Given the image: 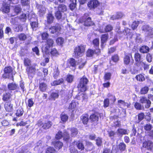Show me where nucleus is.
I'll return each instance as SVG.
<instances>
[{"label": "nucleus", "instance_id": "obj_33", "mask_svg": "<svg viewBox=\"0 0 153 153\" xmlns=\"http://www.w3.org/2000/svg\"><path fill=\"white\" fill-rule=\"evenodd\" d=\"M52 124L53 123L51 121H48L43 124L42 127L44 129H48L51 127Z\"/></svg>", "mask_w": 153, "mask_h": 153}, {"label": "nucleus", "instance_id": "obj_48", "mask_svg": "<svg viewBox=\"0 0 153 153\" xmlns=\"http://www.w3.org/2000/svg\"><path fill=\"white\" fill-rule=\"evenodd\" d=\"M74 77L71 75H69L67 76L66 80L69 83H71L74 79Z\"/></svg>", "mask_w": 153, "mask_h": 153}, {"label": "nucleus", "instance_id": "obj_53", "mask_svg": "<svg viewBox=\"0 0 153 153\" xmlns=\"http://www.w3.org/2000/svg\"><path fill=\"white\" fill-rule=\"evenodd\" d=\"M32 16V15H30L28 13L26 14H23L21 15V18L23 19H26L27 18L29 19V17H30V18Z\"/></svg>", "mask_w": 153, "mask_h": 153}, {"label": "nucleus", "instance_id": "obj_18", "mask_svg": "<svg viewBox=\"0 0 153 153\" xmlns=\"http://www.w3.org/2000/svg\"><path fill=\"white\" fill-rule=\"evenodd\" d=\"M109 36L108 33L102 34L101 36V46L102 47H103V45L107 41Z\"/></svg>", "mask_w": 153, "mask_h": 153}, {"label": "nucleus", "instance_id": "obj_49", "mask_svg": "<svg viewBox=\"0 0 153 153\" xmlns=\"http://www.w3.org/2000/svg\"><path fill=\"white\" fill-rule=\"evenodd\" d=\"M113 29V27L111 25H108L106 26L105 28L106 32H109L111 31Z\"/></svg>", "mask_w": 153, "mask_h": 153}, {"label": "nucleus", "instance_id": "obj_29", "mask_svg": "<svg viewBox=\"0 0 153 153\" xmlns=\"http://www.w3.org/2000/svg\"><path fill=\"white\" fill-rule=\"evenodd\" d=\"M53 143L55 147L58 149H59L61 148L63 145L62 142L58 141L53 142Z\"/></svg>", "mask_w": 153, "mask_h": 153}, {"label": "nucleus", "instance_id": "obj_12", "mask_svg": "<svg viewBox=\"0 0 153 153\" xmlns=\"http://www.w3.org/2000/svg\"><path fill=\"white\" fill-rule=\"evenodd\" d=\"M99 2L97 0H92L88 2V5L90 9H94L99 5Z\"/></svg>", "mask_w": 153, "mask_h": 153}, {"label": "nucleus", "instance_id": "obj_47", "mask_svg": "<svg viewBox=\"0 0 153 153\" xmlns=\"http://www.w3.org/2000/svg\"><path fill=\"white\" fill-rule=\"evenodd\" d=\"M83 123L85 124H87L88 120V117L87 116H83L81 117Z\"/></svg>", "mask_w": 153, "mask_h": 153}, {"label": "nucleus", "instance_id": "obj_57", "mask_svg": "<svg viewBox=\"0 0 153 153\" xmlns=\"http://www.w3.org/2000/svg\"><path fill=\"white\" fill-rule=\"evenodd\" d=\"M134 106L135 108L138 110H142L144 108L143 106H142L138 102L135 103Z\"/></svg>", "mask_w": 153, "mask_h": 153}, {"label": "nucleus", "instance_id": "obj_7", "mask_svg": "<svg viewBox=\"0 0 153 153\" xmlns=\"http://www.w3.org/2000/svg\"><path fill=\"white\" fill-rule=\"evenodd\" d=\"M61 29L60 25L59 24H56L55 26H51L49 28V31L51 33L56 34L58 35Z\"/></svg>", "mask_w": 153, "mask_h": 153}, {"label": "nucleus", "instance_id": "obj_30", "mask_svg": "<svg viewBox=\"0 0 153 153\" xmlns=\"http://www.w3.org/2000/svg\"><path fill=\"white\" fill-rule=\"evenodd\" d=\"M76 0H70V3L69 6L71 10H73L76 7Z\"/></svg>", "mask_w": 153, "mask_h": 153}, {"label": "nucleus", "instance_id": "obj_51", "mask_svg": "<svg viewBox=\"0 0 153 153\" xmlns=\"http://www.w3.org/2000/svg\"><path fill=\"white\" fill-rule=\"evenodd\" d=\"M60 117L62 121L63 122L66 121L68 118V117L67 115L62 114L61 115Z\"/></svg>", "mask_w": 153, "mask_h": 153}, {"label": "nucleus", "instance_id": "obj_10", "mask_svg": "<svg viewBox=\"0 0 153 153\" xmlns=\"http://www.w3.org/2000/svg\"><path fill=\"white\" fill-rule=\"evenodd\" d=\"M143 146L148 150H151L153 148V143L149 140L145 141L143 143Z\"/></svg>", "mask_w": 153, "mask_h": 153}, {"label": "nucleus", "instance_id": "obj_45", "mask_svg": "<svg viewBox=\"0 0 153 153\" xmlns=\"http://www.w3.org/2000/svg\"><path fill=\"white\" fill-rule=\"evenodd\" d=\"M42 145L41 141H39L36 144L34 150H35L39 151L42 148Z\"/></svg>", "mask_w": 153, "mask_h": 153}, {"label": "nucleus", "instance_id": "obj_16", "mask_svg": "<svg viewBox=\"0 0 153 153\" xmlns=\"http://www.w3.org/2000/svg\"><path fill=\"white\" fill-rule=\"evenodd\" d=\"M13 105L11 104V101L7 102L4 104V107L6 110L8 112H10L13 110Z\"/></svg>", "mask_w": 153, "mask_h": 153}, {"label": "nucleus", "instance_id": "obj_19", "mask_svg": "<svg viewBox=\"0 0 153 153\" xmlns=\"http://www.w3.org/2000/svg\"><path fill=\"white\" fill-rule=\"evenodd\" d=\"M117 132L120 136L122 137L123 134H128L129 133V131L127 129L119 128L117 130Z\"/></svg>", "mask_w": 153, "mask_h": 153}, {"label": "nucleus", "instance_id": "obj_9", "mask_svg": "<svg viewBox=\"0 0 153 153\" xmlns=\"http://www.w3.org/2000/svg\"><path fill=\"white\" fill-rule=\"evenodd\" d=\"M36 64H34L31 65L30 66L27 67L26 69L27 74L29 76H32L35 74L36 69Z\"/></svg>", "mask_w": 153, "mask_h": 153}, {"label": "nucleus", "instance_id": "obj_52", "mask_svg": "<svg viewBox=\"0 0 153 153\" xmlns=\"http://www.w3.org/2000/svg\"><path fill=\"white\" fill-rule=\"evenodd\" d=\"M139 22L138 21H134L132 24L131 28L133 30L135 29L139 25Z\"/></svg>", "mask_w": 153, "mask_h": 153}, {"label": "nucleus", "instance_id": "obj_44", "mask_svg": "<svg viewBox=\"0 0 153 153\" xmlns=\"http://www.w3.org/2000/svg\"><path fill=\"white\" fill-rule=\"evenodd\" d=\"M96 144L98 146H100L102 144V138L97 137L95 140Z\"/></svg>", "mask_w": 153, "mask_h": 153}, {"label": "nucleus", "instance_id": "obj_59", "mask_svg": "<svg viewBox=\"0 0 153 153\" xmlns=\"http://www.w3.org/2000/svg\"><path fill=\"white\" fill-rule=\"evenodd\" d=\"M76 104L75 102L72 101L68 107V109L70 110L74 109L76 107Z\"/></svg>", "mask_w": 153, "mask_h": 153}, {"label": "nucleus", "instance_id": "obj_64", "mask_svg": "<svg viewBox=\"0 0 153 153\" xmlns=\"http://www.w3.org/2000/svg\"><path fill=\"white\" fill-rule=\"evenodd\" d=\"M111 59L114 62H117L119 60V57L117 55L115 54L112 56Z\"/></svg>", "mask_w": 153, "mask_h": 153}, {"label": "nucleus", "instance_id": "obj_4", "mask_svg": "<svg viewBox=\"0 0 153 153\" xmlns=\"http://www.w3.org/2000/svg\"><path fill=\"white\" fill-rule=\"evenodd\" d=\"M31 27L33 30H36L38 28V23L37 18L35 15L33 14L30 18L29 17Z\"/></svg>", "mask_w": 153, "mask_h": 153}, {"label": "nucleus", "instance_id": "obj_39", "mask_svg": "<svg viewBox=\"0 0 153 153\" xmlns=\"http://www.w3.org/2000/svg\"><path fill=\"white\" fill-rule=\"evenodd\" d=\"M77 148L81 150H83L84 149V146L82 142L78 141L76 143Z\"/></svg>", "mask_w": 153, "mask_h": 153}, {"label": "nucleus", "instance_id": "obj_34", "mask_svg": "<svg viewBox=\"0 0 153 153\" xmlns=\"http://www.w3.org/2000/svg\"><path fill=\"white\" fill-rule=\"evenodd\" d=\"M63 81V79L62 78H61L58 80L54 81L51 83V84L53 86L58 85L62 83Z\"/></svg>", "mask_w": 153, "mask_h": 153}, {"label": "nucleus", "instance_id": "obj_46", "mask_svg": "<svg viewBox=\"0 0 153 153\" xmlns=\"http://www.w3.org/2000/svg\"><path fill=\"white\" fill-rule=\"evenodd\" d=\"M56 41L58 45H62L64 42V39L62 38L59 37L57 39Z\"/></svg>", "mask_w": 153, "mask_h": 153}, {"label": "nucleus", "instance_id": "obj_13", "mask_svg": "<svg viewBox=\"0 0 153 153\" xmlns=\"http://www.w3.org/2000/svg\"><path fill=\"white\" fill-rule=\"evenodd\" d=\"M134 57L136 65L140 66V65H142L143 63L141 60V56L140 54L138 53H135Z\"/></svg>", "mask_w": 153, "mask_h": 153}, {"label": "nucleus", "instance_id": "obj_40", "mask_svg": "<svg viewBox=\"0 0 153 153\" xmlns=\"http://www.w3.org/2000/svg\"><path fill=\"white\" fill-rule=\"evenodd\" d=\"M59 96L58 92L57 91L52 92L51 94V98L55 100Z\"/></svg>", "mask_w": 153, "mask_h": 153}, {"label": "nucleus", "instance_id": "obj_3", "mask_svg": "<svg viewBox=\"0 0 153 153\" xmlns=\"http://www.w3.org/2000/svg\"><path fill=\"white\" fill-rule=\"evenodd\" d=\"M54 41L51 39H48L46 42V44L42 47V52L46 54H49L50 53L49 49L53 46Z\"/></svg>", "mask_w": 153, "mask_h": 153}, {"label": "nucleus", "instance_id": "obj_43", "mask_svg": "<svg viewBox=\"0 0 153 153\" xmlns=\"http://www.w3.org/2000/svg\"><path fill=\"white\" fill-rule=\"evenodd\" d=\"M137 80L140 82H143L145 80L144 77L142 74H140L137 75L135 77Z\"/></svg>", "mask_w": 153, "mask_h": 153}, {"label": "nucleus", "instance_id": "obj_26", "mask_svg": "<svg viewBox=\"0 0 153 153\" xmlns=\"http://www.w3.org/2000/svg\"><path fill=\"white\" fill-rule=\"evenodd\" d=\"M63 137L64 140L66 142L71 141L69 134L66 131L64 132Z\"/></svg>", "mask_w": 153, "mask_h": 153}, {"label": "nucleus", "instance_id": "obj_23", "mask_svg": "<svg viewBox=\"0 0 153 153\" xmlns=\"http://www.w3.org/2000/svg\"><path fill=\"white\" fill-rule=\"evenodd\" d=\"M18 87V85L15 83H10L7 85V88L10 91L16 90Z\"/></svg>", "mask_w": 153, "mask_h": 153}, {"label": "nucleus", "instance_id": "obj_14", "mask_svg": "<svg viewBox=\"0 0 153 153\" xmlns=\"http://www.w3.org/2000/svg\"><path fill=\"white\" fill-rule=\"evenodd\" d=\"M139 101L141 103H146V104L145 105V107L146 108H149L150 106L151 102L149 100H148L146 97H141Z\"/></svg>", "mask_w": 153, "mask_h": 153}, {"label": "nucleus", "instance_id": "obj_5", "mask_svg": "<svg viewBox=\"0 0 153 153\" xmlns=\"http://www.w3.org/2000/svg\"><path fill=\"white\" fill-rule=\"evenodd\" d=\"M85 47L80 45L76 47L74 49V56L76 58L81 56L82 54L85 52Z\"/></svg>", "mask_w": 153, "mask_h": 153}, {"label": "nucleus", "instance_id": "obj_1", "mask_svg": "<svg viewBox=\"0 0 153 153\" xmlns=\"http://www.w3.org/2000/svg\"><path fill=\"white\" fill-rule=\"evenodd\" d=\"M4 74L2 75V77L4 78H8L14 80L13 75H14L16 72L14 74L13 69L11 66L5 67L4 69Z\"/></svg>", "mask_w": 153, "mask_h": 153}, {"label": "nucleus", "instance_id": "obj_24", "mask_svg": "<svg viewBox=\"0 0 153 153\" xmlns=\"http://www.w3.org/2000/svg\"><path fill=\"white\" fill-rule=\"evenodd\" d=\"M57 10L62 13H64L66 11L67 7L66 5L64 4H60L57 7Z\"/></svg>", "mask_w": 153, "mask_h": 153}, {"label": "nucleus", "instance_id": "obj_42", "mask_svg": "<svg viewBox=\"0 0 153 153\" xmlns=\"http://www.w3.org/2000/svg\"><path fill=\"white\" fill-rule=\"evenodd\" d=\"M19 39L21 41H25L27 38L26 35L24 33H21L19 34L18 36Z\"/></svg>", "mask_w": 153, "mask_h": 153}, {"label": "nucleus", "instance_id": "obj_35", "mask_svg": "<svg viewBox=\"0 0 153 153\" xmlns=\"http://www.w3.org/2000/svg\"><path fill=\"white\" fill-rule=\"evenodd\" d=\"M62 12L58 10L55 12V16L57 20H59L62 19Z\"/></svg>", "mask_w": 153, "mask_h": 153}, {"label": "nucleus", "instance_id": "obj_60", "mask_svg": "<svg viewBox=\"0 0 153 153\" xmlns=\"http://www.w3.org/2000/svg\"><path fill=\"white\" fill-rule=\"evenodd\" d=\"M111 74L110 73H105L104 78L105 80H108L111 79Z\"/></svg>", "mask_w": 153, "mask_h": 153}, {"label": "nucleus", "instance_id": "obj_37", "mask_svg": "<svg viewBox=\"0 0 153 153\" xmlns=\"http://www.w3.org/2000/svg\"><path fill=\"white\" fill-rule=\"evenodd\" d=\"M123 61L125 64L126 65L129 64L130 62V56L128 55H125Z\"/></svg>", "mask_w": 153, "mask_h": 153}, {"label": "nucleus", "instance_id": "obj_55", "mask_svg": "<svg viewBox=\"0 0 153 153\" xmlns=\"http://www.w3.org/2000/svg\"><path fill=\"white\" fill-rule=\"evenodd\" d=\"M31 61L28 58H25L24 59V64L25 66H29L31 64Z\"/></svg>", "mask_w": 153, "mask_h": 153}, {"label": "nucleus", "instance_id": "obj_6", "mask_svg": "<svg viewBox=\"0 0 153 153\" xmlns=\"http://www.w3.org/2000/svg\"><path fill=\"white\" fill-rule=\"evenodd\" d=\"M91 20V18L88 16L87 14H85L82 17L84 25L86 26H90L94 25V23Z\"/></svg>", "mask_w": 153, "mask_h": 153}, {"label": "nucleus", "instance_id": "obj_22", "mask_svg": "<svg viewBox=\"0 0 153 153\" xmlns=\"http://www.w3.org/2000/svg\"><path fill=\"white\" fill-rule=\"evenodd\" d=\"M47 23L48 24H51L53 21L54 19V16L51 13H49L46 15Z\"/></svg>", "mask_w": 153, "mask_h": 153}, {"label": "nucleus", "instance_id": "obj_54", "mask_svg": "<svg viewBox=\"0 0 153 153\" xmlns=\"http://www.w3.org/2000/svg\"><path fill=\"white\" fill-rule=\"evenodd\" d=\"M136 42L138 43H141L142 41V40L140 37V34L136 33Z\"/></svg>", "mask_w": 153, "mask_h": 153}, {"label": "nucleus", "instance_id": "obj_8", "mask_svg": "<svg viewBox=\"0 0 153 153\" xmlns=\"http://www.w3.org/2000/svg\"><path fill=\"white\" fill-rule=\"evenodd\" d=\"M142 30L144 32H149L148 35L150 37H153V28L148 25H143L141 27Z\"/></svg>", "mask_w": 153, "mask_h": 153}, {"label": "nucleus", "instance_id": "obj_36", "mask_svg": "<svg viewBox=\"0 0 153 153\" xmlns=\"http://www.w3.org/2000/svg\"><path fill=\"white\" fill-rule=\"evenodd\" d=\"M126 147V145L123 142L120 143L118 146L119 149L122 152L125 150Z\"/></svg>", "mask_w": 153, "mask_h": 153}, {"label": "nucleus", "instance_id": "obj_11", "mask_svg": "<svg viewBox=\"0 0 153 153\" xmlns=\"http://www.w3.org/2000/svg\"><path fill=\"white\" fill-rule=\"evenodd\" d=\"M0 10L3 12L7 13L9 12L10 10V5L4 1L2 4V6L1 7Z\"/></svg>", "mask_w": 153, "mask_h": 153}, {"label": "nucleus", "instance_id": "obj_32", "mask_svg": "<svg viewBox=\"0 0 153 153\" xmlns=\"http://www.w3.org/2000/svg\"><path fill=\"white\" fill-rule=\"evenodd\" d=\"M94 47L96 49H99V40L98 39H95L93 41Z\"/></svg>", "mask_w": 153, "mask_h": 153}, {"label": "nucleus", "instance_id": "obj_38", "mask_svg": "<svg viewBox=\"0 0 153 153\" xmlns=\"http://www.w3.org/2000/svg\"><path fill=\"white\" fill-rule=\"evenodd\" d=\"M149 90V88L147 86L143 87L140 90V93L141 94H146Z\"/></svg>", "mask_w": 153, "mask_h": 153}, {"label": "nucleus", "instance_id": "obj_58", "mask_svg": "<svg viewBox=\"0 0 153 153\" xmlns=\"http://www.w3.org/2000/svg\"><path fill=\"white\" fill-rule=\"evenodd\" d=\"M103 106L105 108L108 107L109 105V99L106 98L104 100L103 102Z\"/></svg>", "mask_w": 153, "mask_h": 153}, {"label": "nucleus", "instance_id": "obj_17", "mask_svg": "<svg viewBox=\"0 0 153 153\" xmlns=\"http://www.w3.org/2000/svg\"><path fill=\"white\" fill-rule=\"evenodd\" d=\"M100 52V50L99 49H96L95 50L89 49L87 51L86 56L88 57H91L93 56L94 54H98Z\"/></svg>", "mask_w": 153, "mask_h": 153}, {"label": "nucleus", "instance_id": "obj_28", "mask_svg": "<svg viewBox=\"0 0 153 153\" xmlns=\"http://www.w3.org/2000/svg\"><path fill=\"white\" fill-rule=\"evenodd\" d=\"M47 88V85L44 82H41L39 85V89L42 92L45 91Z\"/></svg>", "mask_w": 153, "mask_h": 153}, {"label": "nucleus", "instance_id": "obj_56", "mask_svg": "<svg viewBox=\"0 0 153 153\" xmlns=\"http://www.w3.org/2000/svg\"><path fill=\"white\" fill-rule=\"evenodd\" d=\"M145 115L144 113H141L138 115V121L139 123L140 121L143 120L144 118Z\"/></svg>", "mask_w": 153, "mask_h": 153}, {"label": "nucleus", "instance_id": "obj_41", "mask_svg": "<svg viewBox=\"0 0 153 153\" xmlns=\"http://www.w3.org/2000/svg\"><path fill=\"white\" fill-rule=\"evenodd\" d=\"M131 30L128 28H125L124 31V34L125 36H126L128 37L129 36V37L131 38L132 35H131L130 31Z\"/></svg>", "mask_w": 153, "mask_h": 153}, {"label": "nucleus", "instance_id": "obj_62", "mask_svg": "<svg viewBox=\"0 0 153 153\" xmlns=\"http://www.w3.org/2000/svg\"><path fill=\"white\" fill-rule=\"evenodd\" d=\"M55 150L53 147L48 148L46 151V153H54Z\"/></svg>", "mask_w": 153, "mask_h": 153}, {"label": "nucleus", "instance_id": "obj_15", "mask_svg": "<svg viewBox=\"0 0 153 153\" xmlns=\"http://www.w3.org/2000/svg\"><path fill=\"white\" fill-rule=\"evenodd\" d=\"M13 95L9 92L5 93L3 94L2 100L4 101H11L12 99Z\"/></svg>", "mask_w": 153, "mask_h": 153}, {"label": "nucleus", "instance_id": "obj_20", "mask_svg": "<svg viewBox=\"0 0 153 153\" xmlns=\"http://www.w3.org/2000/svg\"><path fill=\"white\" fill-rule=\"evenodd\" d=\"M70 130V134L71 137H75L78 133L77 129L73 127L69 129Z\"/></svg>", "mask_w": 153, "mask_h": 153}, {"label": "nucleus", "instance_id": "obj_61", "mask_svg": "<svg viewBox=\"0 0 153 153\" xmlns=\"http://www.w3.org/2000/svg\"><path fill=\"white\" fill-rule=\"evenodd\" d=\"M42 39L43 40H47L48 37V34L46 32L42 33L41 34Z\"/></svg>", "mask_w": 153, "mask_h": 153}, {"label": "nucleus", "instance_id": "obj_27", "mask_svg": "<svg viewBox=\"0 0 153 153\" xmlns=\"http://www.w3.org/2000/svg\"><path fill=\"white\" fill-rule=\"evenodd\" d=\"M149 48L146 45H143L141 46L140 49V51L142 53H147L149 52Z\"/></svg>", "mask_w": 153, "mask_h": 153}, {"label": "nucleus", "instance_id": "obj_25", "mask_svg": "<svg viewBox=\"0 0 153 153\" xmlns=\"http://www.w3.org/2000/svg\"><path fill=\"white\" fill-rule=\"evenodd\" d=\"M99 114L97 113H94L91 114L90 117V119L93 122L98 121Z\"/></svg>", "mask_w": 153, "mask_h": 153}, {"label": "nucleus", "instance_id": "obj_2", "mask_svg": "<svg viewBox=\"0 0 153 153\" xmlns=\"http://www.w3.org/2000/svg\"><path fill=\"white\" fill-rule=\"evenodd\" d=\"M88 80L86 77H83L79 81L77 85L79 90L81 92L85 91L87 89V85L88 82Z\"/></svg>", "mask_w": 153, "mask_h": 153}, {"label": "nucleus", "instance_id": "obj_50", "mask_svg": "<svg viewBox=\"0 0 153 153\" xmlns=\"http://www.w3.org/2000/svg\"><path fill=\"white\" fill-rule=\"evenodd\" d=\"M144 128L146 131H149L151 130L152 126L149 123L147 124L144 126Z\"/></svg>", "mask_w": 153, "mask_h": 153}, {"label": "nucleus", "instance_id": "obj_31", "mask_svg": "<svg viewBox=\"0 0 153 153\" xmlns=\"http://www.w3.org/2000/svg\"><path fill=\"white\" fill-rule=\"evenodd\" d=\"M23 113V110L22 108L20 107L16 110L15 114L16 116L20 117L22 115Z\"/></svg>", "mask_w": 153, "mask_h": 153}, {"label": "nucleus", "instance_id": "obj_21", "mask_svg": "<svg viewBox=\"0 0 153 153\" xmlns=\"http://www.w3.org/2000/svg\"><path fill=\"white\" fill-rule=\"evenodd\" d=\"M36 7L39 10L38 12L40 16H42L43 14L45 13V9L43 6L37 4Z\"/></svg>", "mask_w": 153, "mask_h": 153}, {"label": "nucleus", "instance_id": "obj_63", "mask_svg": "<svg viewBox=\"0 0 153 153\" xmlns=\"http://www.w3.org/2000/svg\"><path fill=\"white\" fill-rule=\"evenodd\" d=\"M146 59L147 61L148 62H151L152 59V55L149 53H148L146 55Z\"/></svg>", "mask_w": 153, "mask_h": 153}]
</instances>
